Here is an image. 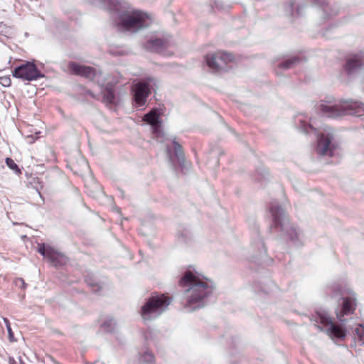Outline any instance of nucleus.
<instances>
[{
  "instance_id": "obj_5",
  "label": "nucleus",
  "mask_w": 364,
  "mask_h": 364,
  "mask_svg": "<svg viewBox=\"0 0 364 364\" xmlns=\"http://www.w3.org/2000/svg\"><path fill=\"white\" fill-rule=\"evenodd\" d=\"M152 23L149 15L141 11H123L119 14L116 27L118 31L136 33Z\"/></svg>"
},
{
  "instance_id": "obj_2",
  "label": "nucleus",
  "mask_w": 364,
  "mask_h": 364,
  "mask_svg": "<svg viewBox=\"0 0 364 364\" xmlns=\"http://www.w3.org/2000/svg\"><path fill=\"white\" fill-rule=\"evenodd\" d=\"M342 302L340 304L341 307L336 310V317L341 322V324L337 325L335 323L329 314L324 311H318L316 312L315 316V326L320 330L323 331L324 328L325 332L331 338H344L346 336V329L344 328L346 319L343 316L353 314L356 301L355 299L351 297H342Z\"/></svg>"
},
{
  "instance_id": "obj_30",
  "label": "nucleus",
  "mask_w": 364,
  "mask_h": 364,
  "mask_svg": "<svg viewBox=\"0 0 364 364\" xmlns=\"http://www.w3.org/2000/svg\"><path fill=\"white\" fill-rule=\"evenodd\" d=\"M92 292H100L103 288H104V286L102 284H94L92 282Z\"/></svg>"
},
{
  "instance_id": "obj_15",
  "label": "nucleus",
  "mask_w": 364,
  "mask_h": 364,
  "mask_svg": "<svg viewBox=\"0 0 364 364\" xmlns=\"http://www.w3.org/2000/svg\"><path fill=\"white\" fill-rule=\"evenodd\" d=\"M143 121L151 125L154 134L160 132L161 121L160 120V112L158 109H153L146 113L143 117Z\"/></svg>"
},
{
  "instance_id": "obj_3",
  "label": "nucleus",
  "mask_w": 364,
  "mask_h": 364,
  "mask_svg": "<svg viewBox=\"0 0 364 364\" xmlns=\"http://www.w3.org/2000/svg\"><path fill=\"white\" fill-rule=\"evenodd\" d=\"M272 215L271 229L280 233V236L289 240L292 245L301 247L304 244L303 232L295 225L291 223L284 208L277 202L272 201L269 205Z\"/></svg>"
},
{
  "instance_id": "obj_14",
  "label": "nucleus",
  "mask_w": 364,
  "mask_h": 364,
  "mask_svg": "<svg viewBox=\"0 0 364 364\" xmlns=\"http://www.w3.org/2000/svg\"><path fill=\"white\" fill-rule=\"evenodd\" d=\"M344 70L348 76H353L364 70V59L362 53L349 56L344 65Z\"/></svg>"
},
{
  "instance_id": "obj_26",
  "label": "nucleus",
  "mask_w": 364,
  "mask_h": 364,
  "mask_svg": "<svg viewBox=\"0 0 364 364\" xmlns=\"http://www.w3.org/2000/svg\"><path fill=\"white\" fill-rule=\"evenodd\" d=\"M6 165L12 170L19 172V169L18 168L17 164L14 162V161L10 158L6 159Z\"/></svg>"
},
{
  "instance_id": "obj_31",
  "label": "nucleus",
  "mask_w": 364,
  "mask_h": 364,
  "mask_svg": "<svg viewBox=\"0 0 364 364\" xmlns=\"http://www.w3.org/2000/svg\"><path fill=\"white\" fill-rule=\"evenodd\" d=\"M9 33V29L3 23H0V34L6 36Z\"/></svg>"
},
{
  "instance_id": "obj_36",
  "label": "nucleus",
  "mask_w": 364,
  "mask_h": 364,
  "mask_svg": "<svg viewBox=\"0 0 364 364\" xmlns=\"http://www.w3.org/2000/svg\"><path fill=\"white\" fill-rule=\"evenodd\" d=\"M167 151H168V154L169 155L170 159H171V156L170 155V149L168 147L167 148Z\"/></svg>"
},
{
  "instance_id": "obj_22",
  "label": "nucleus",
  "mask_w": 364,
  "mask_h": 364,
  "mask_svg": "<svg viewBox=\"0 0 364 364\" xmlns=\"http://www.w3.org/2000/svg\"><path fill=\"white\" fill-rule=\"evenodd\" d=\"M116 326V323L112 318L107 319L101 324V328L107 332H112Z\"/></svg>"
},
{
  "instance_id": "obj_25",
  "label": "nucleus",
  "mask_w": 364,
  "mask_h": 364,
  "mask_svg": "<svg viewBox=\"0 0 364 364\" xmlns=\"http://www.w3.org/2000/svg\"><path fill=\"white\" fill-rule=\"evenodd\" d=\"M294 4H295L294 1H293V0L290 1L289 7V9H290L291 15V16H295V15L300 16V15H301L302 6H300L298 5L297 7H296V11H294Z\"/></svg>"
},
{
  "instance_id": "obj_19",
  "label": "nucleus",
  "mask_w": 364,
  "mask_h": 364,
  "mask_svg": "<svg viewBox=\"0 0 364 364\" xmlns=\"http://www.w3.org/2000/svg\"><path fill=\"white\" fill-rule=\"evenodd\" d=\"M252 245L254 249H257V252L254 255V258H262L264 256H265L267 250L262 240L260 238L259 236H258V238L255 242H252Z\"/></svg>"
},
{
  "instance_id": "obj_11",
  "label": "nucleus",
  "mask_w": 364,
  "mask_h": 364,
  "mask_svg": "<svg viewBox=\"0 0 364 364\" xmlns=\"http://www.w3.org/2000/svg\"><path fill=\"white\" fill-rule=\"evenodd\" d=\"M37 252L48 259L55 267L65 264L68 262L65 255L44 243L38 244Z\"/></svg>"
},
{
  "instance_id": "obj_32",
  "label": "nucleus",
  "mask_w": 364,
  "mask_h": 364,
  "mask_svg": "<svg viewBox=\"0 0 364 364\" xmlns=\"http://www.w3.org/2000/svg\"><path fill=\"white\" fill-rule=\"evenodd\" d=\"M341 294V288L339 287H334L332 289V297L339 296Z\"/></svg>"
},
{
  "instance_id": "obj_16",
  "label": "nucleus",
  "mask_w": 364,
  "mask_h": 364,
  "mask_svg": "<svg viewBox=\"0 0 364 364\" xmlns=\"http://www.w3.org/2000/svg\"><path fill=\"white\" fill-rule=\"evenodd\" d=\"M68 70L73 74L88 77L91 74V68L77 63L71 62L68 65Z\"/></svg>"
},
{
  "instance_id": "obj_38",
  "label": "nucleus",
  "mask_w": 364,
  "mask_h": 364,
  "mask_svg": "<svg viewBox=\"0 0 364 364\" xmlns=\"http://www.w3.org/2000/svg\"><path fill=\"white\" fill-rule=\"evenodd\" d=\"M271 286L273 287H275V285L274 284V283L271 282Z\"/></svg>"
},
{
  "instance_id": "obj_17",
  "label": "nucleus",
  "mask_w": 364,
  "mask_h": 364,
  "mask_svg": "<svg viewBox=\"0 0 364 364\" xmlns=\"http://www.w3.org/2000/svg\"><path fill=\"white\" fill-rule=\"evenodd\" d=\"M314 4L321 8L323 12V18H328L338 14L337 6H330L325 0H314Z\"/></svg>"
},
{
  "instance_id": "obj_37",
  "label": "nucleus",
  "mask_w": 364,
  "mask_h": 364,
  "mask_svg": "<svg viewBox=\"0 0 364 364\" xmlns=\"http://www.w3.org/2000/svg\"><path fill=\"white\" fill-rule=\"evenodd\" d=\"M116 210H117V211L119 213H121L120 210H119V208H116Z\"/></svg>"
},
{
  "instance_id": "obj_28",
  "label": "nucleus",
  "mask_w": 364,
  "mask_h": 364,
  "mask_svg": "<svg viewBox=\"0 0 364 364\" xmlns=\"http://www.w3.org/2000/svg\"><path fill=\"white\" fill-rule=\"evenodd\" d=\"M4 322L5 325H6V329H7V331H8V333H9V339L11 341H12L13 333H12L11 327L10 326L9 321L6 318H4Z\"/></svg>"
},
{
  "instance_id": "obj_21",
  "label": "nucleus",
  "mask_w": 364,
  "mask_h": 364,
  "mask_svg": "<svg viewBox=\"0 0 364 364\" xmlns=\"http://www.w3.org/2000/svg\"><path fill=\"white\" fill-rule=\"evenodd\" d=\"M154 355L149 351H145L139 358V364H152Z\"/></svg>"
},
{
  "instance_id": "obj_27",
  "label": "nucleus",
  "mask_w": 364,
  "mask_h": 364,
  "mask_svg": "<svg viewBox=\"0 0 364 364\" xmlns=\"http://www.w3.org/2000/svg\"><path fill=\"white\" fill-rule=\"evenodd\" d=\"M96 4L99 5V6L104 8V9H112V7L109 5L108 1L110 0H95Z\"/></svg>"
},
{
  "instance_id": "obj_13",
  "label": "nucleus",
  "mask_w": 364,
  "mask_h": 364,
  "mask_svg": "<svg viewBox=\"0 0 364 364\" xmlns=\"http://www.w3.org/2000/svg\"><path fill=\"white\" fill-rule=\"evenodd\" d=\"M173 45L171 36L166 34L162 37H155L149 39L144 44L146 49L159 53H164L165 50Z\"/></svg>"
},
{
  "instance_id": "obj_18",
  "label": "nucleus",
  "mask_w": 364,
  "mask_h": 364,
  "mask_svg": "<svg viewBox=\"0 0 364 364\" xmlns=\"http://www.w3.org/2000/svg\"><path fill=\"white\" fill-rule=\"evenodd\" d=\"M173 145L175 157L176 158L179 166L181 167H183L185 163V155L182 149V146L178 141H176V139L173 140Z\"/></svg>"
},
{
  "instance_id": "obj_24",
  "label": "nucleus",
  "mask_w": 364,
  "mask_h": 364,
  "mask_svg": "<svg viewBox=\"0 0 364 364\" xmlns=\"http://www.w3.org/2000/svg\"><path fill=\"white\" fill-rule=\"evenodd\" d=\"M191 239V234L190 231L185 229L183 230L181 233L178 235V240L181 242H183L184 243H187Z\"/></svg>"
},
{
  "instance_id": "obj_35",
  "label": "nucleus",
  "mask_w": 364,
  "mask_h": 364,
  "mask_svg": "<svg viewBox=\"0 0 364 364\" xmlns=\"http://www.w3.org/2000/svg\"><path fill=\"white\" fill-rule=\"evenodd\" d=\"M307 128L314 129L311 125H308L306 127L304 128L305 132H308Z\"/></svg>"
},
{
  "instance_id": "obj_29",
  "label": "nucleus",
  "mask_w": 364,
  "mask_h": 364,
  "mask_svg": "<svg viewBox=\"0 0 364 364\" xmlns=\"http://www.w3.org/2000/svg\"><path fill=\"white\" fill-rule=\"evenodd\" d=\"M0 84L4 87H9L11 85V79L9 77H0Z\"/></svg>"
},
{
  "instance_id": "obj_23",
  "label": "nucleus",
  "mask_w": 364,
  "mask_h": 364,
  "mask_svg": "<svg viewBox=\"0 0 364 364\" xmlns=\"http://www.w3.org/2000/svg\"><path fill=\"white\" fill-rule=\"evenodd\" d=\"M355 335H356L358 339L360 342L361 345L364 344V326L359 324L354 331Z\"/></svg>"
},
{
  "instance_id": "obj_1",
  "label": "nucleus",
  "mask_w": 364,
  "mask_h": 364,
  "mask_svg": "<svg viewBox=\"0 0 364 364\" xmlns=\"http://www.w3.org/2000/svg\"><path fill=\"white\" fill-rule=\"evenodd\" d=\"M179 284L181 287H188L185 291L186 302L184 309L189 312L205 306L213 293V283L201 279L191 271L185 272Z\"/></svg>"
},
{
  "instance_id": "obj_4",
  "label": "nucleus",
  "mask_w": 364,
  "mask_h": 364,
  "mask_svg": "<svg viewBox=\"0 0 364 364\" xmlns=\"http://www.w3.org/2000/svg\"><path fill=\"white\" fill-rule=\"evenodd\" d=\"M92 82L100 88V100L109 109H115L120 100L114 92V87L117 84L114 78L95 66L92 67Z\"/></svg>"
},
{
  "instance_id": "obj_12",
  "label": "nucleus",
  "mask_w": 364,
  "mask_h": 364,
  "mask_svg": "<svg viewBox=\"0 0 364 364\" xmlns=\"http://www.w3.org/2000/svg\"><path fill=\"white\" fill-rule=\"evenodd\" d=\"M13 76L24 80H34L43 77L36 66L32 63L21 64L14 69Z\"/></svg>"
},
{
  "instance_id": "obj_6",
  "label": "nucleus",
  "mask_w": 364,
  "mask_h": 364,
  "mask_svg": "<svg viewBox=\"0 0 364 364\" xmlns=\"http://www.w3.org/2000/svg\"><path fill=\"white\" fill-rule=\"evenodd\" d=\"M331 101L327 104L321 103L319 109L328 117L336 118L343 115H353L355 117H362L364 115V103L352 100L344 102L341 105H331Z\"/></svg>"
},
{
  "instance_id": "obj_34",
  "label": "nucleus",
  "mask_w": 364,
  "mask_h": 364,
  "mask_svg": "<svg viewBox=\"0 0 364 364\" xmlns=\"http://www.w3.org/2000/svg\"><path fill=\"white\" fill-rule=\"evenodd\" d=\"M270 290L271 289H264V288H262L261 289V291H263L265 294H268L270 291Z\"/></svg>"
},
{
  "instance_id": "obj_10",
  "label": "nucleus",
  "mask_w": 364,
  "mask_h": 364,
  "mask_svg": "<svg viewBox=\"0 0 364 364\" xmlns=\"http://www.w3.org/2000/svg\"><path fill=\"white\" fill-rule=\"evenodd\" d=\"M208 67L215 73L226 70V65L232 61L234 58L231 53L218 51L208 53L205 57Z\"/></svg>"
},
{
  "instance_id": "obj_9",
  "label": "nucleus",
  "mask_w": 364,
  "mask_h": 364,
  "mask_svg": "<svg viewBox=\"0 0 364 364\" xmlns=\"http://www.w3.org/2000/svg\"><path fill=\"white\" fill-rule=\"evenodd\" d=\"M334 134L330 127L325 128L323 132L318 136L316 152L323 156H332L337 148V145L333 142Z\"/></svg>"
},
{
  "instance_id": "obj_20",
  "label": "nucleus",
  "mask_w": 364,
  "mask_h": 364,
  "mask_svg": "<svg viewBox=\"0 0 364 364\" xmlns=\"http://www.w3.org/2000/svg\"><path fill=\"white\" fill-rule=\"evenodd\" d=\"M300 58L296 56L291 57L288 59L284 60L283 62L278 64V67L280 69L288 70L294 68L300 62Z\"/></svg>"
},
{
  "instance_id": "obj_33",
  "label": "nucleus",
  "mask_w": 364,
  "mask_h": 364,
  "mask_svg": "<svg viewBox=\"0 0 364 364\" xmlns=\"http://www.w3.org/2000/svg\"><path fill=\"white\" fill-rule=\"evenodd\" d=\"M18 282L21 283V285L22 286V288H25L26 283H25V282L22 279H18L17 281H16V283L18 284Z\"/></svg>"
},
{
  "instance_id": "obj_8",
  "label": "nucleus",
  "mask_w": 364,
  "mask_h": 364,
  "mask_svg": "<svg viewBox=\"0 0 364 364\" xmlns=\"http://www.w3.org/2000/svg\"><path fill=\"white\" fill-rule=\"evenodd\" d=\"M159 82L158 80L149 77L145 80L137 82L133 85L132 89L133 99L138 106L145 105L151 88L154 89V86L157 87Z\"/></svg>"
},
{
  "instance_id": "obj_7",
  "label": "nucleus",
  "mask_w": 364,
  "mask_h": 364,
  "mask_svg": "<svg viewBox=\"0 0 364 364\" xmlns=\"http://www.w3.org/2000/svg\"><path fill=\"white\" fill-rule=\"evenodd\" d=\"M169 298L164 294L153 295L141 309V316L145 321H150L159 316L170 304Z\"/></svg>"
}]
</instances>
